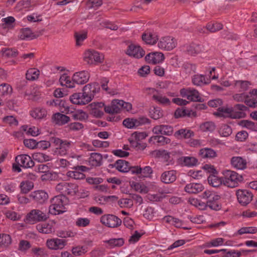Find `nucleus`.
I'll list each match as a JSON object with an SVG mask.
<instances>
[{
    "instance_id": "2eb2a0df",
    "label": "nucleus",
    "mask_w": 257,
    "mask_h": 257,
    "mask_svg": "<svg viewBox=\"0 0 257 257\" xmlns=\"http://www.w3.org/2000/svg\"><path fill=\"white\" fill-rule=\"evenodd\" d=\"M126 53L134 58H140L145 55V52L140 46L131 44L128 46Z\"/></svg>"
},
{
    "instance_id": "4d7b16f0",
    "label": "nucleus",
    "mask_w": 257,
    "mask_h": 257,
    "mask_svg": "<svg viewBox=\"0 0 257 257\" xmlns=\"http://www.w3.org/2000/svg\"><path fill=\"white\" fill-rule=\"evenodd\" d=\"M235 86L241 89V91L246 90L249 85L250 82L248 81L236 80L235 81Z\"/></svg>"
},
{
    "instance_id": "9d476101",
    "label": "nucleus",
    "mask_w": 257,
    "mask_h": 257,
    "mask_svg": "<svg viewBox=\"0 0 257 257\" xmlns=\"http://www.w3.org/2000/svg\"><path fill=\"white\" fill-rule=\"evenodd\" d=\"M71 168L73 171H69L67 173V176L75 180L83 179L85 175L83 172L88 170L87 167L84 166H73Z\"/></svg>"
},
{
    "instance_id": "5fc2aeb1",
    "label": "nucleus",
    "mask_w": 257,
    "mask_h": 257,
    "mask_svg": "<svg viewBox=\"0 0 257 257\" xmlns=\"http://www.w3.org/2000/svg\"><path fill=\"white\" fill-rule=\"evenodd\" d=\"M205 172L201 170L194 171L190 170L188 172V175L194 179L199 180L204 175Z\"/></svg>"
},
{
    "instance_id": "8fccbe9b",
    "label": "nucleus",
    "mask_w": 257,
    "mask_h": 257,
    "mask_svg": "<svg viewBox=\"0 0 257 257\" xmlns=\"http://www.w3.org/2000/svg\"><path fill=\"white\" fill-rule=\"evenodd\" d=\"M219 199H211L207 201V207H209L212 210H219L221 208V205L218 202Z\"/></svg>"
},
{
    "instance_id": "4be33fe9",
    "label": "nucleus",
    "mask_w": 257,
    "mask_h": 257,
    "mask_svg": "<svg viewBox=\"0 0 257 257\" xmlns=\"http://www.w3.org/2000/svg\"><path fill=\"white\" fill-rule=\"evenodd\" d=\"M176 179V172L174 170L165 171L161 176V181L165 184L173 183Z\"/></svg>"
},
{
    "instance_id": "a211bd4d",
    "label": "nucleus",
    "mask_w": 257,
    "mask_h": 257,
    "mask_svg": "<svg viewBox=\"0 0 257 257\" xmlns=\"http://www.w3.org/2000/svg\"><path fill=\"white\" fill-rule=\"evenodd\" d=\"M43 32L44 30H42L39 32H37L36 34H34L32 33L30 28H23L20 30L19 38L21 40H25L27 39H33L42 35Z\"/></svg>"
},
{
    "instance_id": "2f4dec72",
    "label": "nucleus",
    "mask_w": 257,
    "mask_h": 257,
    "mask_svg": "<svg viewBox=\"0 0 257 257\" xmlns=\"http://www.w3.org/2000/svg\"><path fill=\"white\" fill-rule=\"evenodd\" d=\"M222 180V177L219 178L215 174H211L208 177V183L214 187H217L223 184Z\"/></svg>"
},
{
    "instance_id": "052dcab7",
    "label": "nucleus",
    "mask_w": 257,
    "mask_h": 257,
    "mask_svg": "<svg viewBox=\"0 0 257 257\" xmlns=\"http://www.w3.org/2000/svg\"><path fill=\"white\" fill-rule=\"evenodd\" d=\"M118 203L120 207H131L133 205L132 199L122 198L118 200Z\"/></svg>"
},
{
    "instance_id": "39448f33",
    "label": "nucleus",
    "mask_w": 257,
    "mask_h": 257,
    "mask_svg": "<svg viewBox=\"0 0 257 257\" xmlns=\"http://www.w3.org/2000/svg\"><path fill=\"white\" fill-rule=\"evenodd\" d=\"M49 217V213L44 212L39 209H33L27 215L26 221L29 224H34L37 222L45 221Z\"/></svg>"
},
{
    "instance_id": "338daca9",
    "label": "nucleus",
    "mask_w": 257,
    "mask_h": 257,
    "mask_svg": "<svg viewBox=\"0 0 257 257\" xmlns=\"http://www.w3.org/2000/svg\"><path fill=\"white\" fill-rule=\"evenodd\" d=\"M3 121L10 125L17 126L18 124V121L12 115L7 116L4 117Z\"/></svg>"
},
{
    "instance_id": "4468645a",
    "label": "nucleus",
    "mask_w": 257,
    "mask_h": 257,
    "mask_svg": "<svg viewBox=\"0 0 257 257\" xmlns=\"http://www.w3.org/2000/svg\"><path fill=\"white\" fill-rule=\"evenodd\" d=\"M15 161L21 167L25 168H32L35 165L32 158L29 155L26 154L17 156L16 157Z\"/></svg>"
},
{
    "instance_id": "a18cd8bd",
    "label": "nucleus",
    "mask_w": 257,
    "mask_h": 257,
    "mask_svg": "<svg viewBox=\"0 0 257 257\" xmlns=\"http://www.w3.org/2000/svg\"><path fill=\"white\" fill-rule=\"evenodd\" d=\"M150 115L153 119L157 120L162 117L163 116V113L160 108L154 107L150 111Z\"/></svg>"
},
{
    "instance_id": "cd10ccee",
    "label": "nucleus",
    "mask_w": 257,
    "mask_h": 257,
    "mask_svg": "<svg viewBox=\"0 0 257 257\" xmlns=\"http://www.w3.org/2000/svg\"><path fill=\"white\" fill-rule=\"evenodd\" d=\"M113 166L121 172H127L130 169V164L128 162L123 160H118L115 162Z\"/></svg>"
},
{
    "instance_id": "864d4df0",
    "label": "nucleus",
    "mask_w": 257,
    "mask_h": 257,
    "mask_svg": "<svg viewBox=\"0 0 257 257\" xmlns=\"http://www.w3.org/2000/svg\"><path fill=\"white\" fill-rule=\"evenodd\" d=\"M206 29L210 32L214 33L222 29V25L220 23H208Z\"/></svg>"
},
{
    "instance_id": "7ed1b4c3",
    "label": "nucleus",
    "mask_w": 257,
    "mask_h": 257,
    "mask_svg": "<svg viewBox=\"0 0 257 257\" xmlns=\"http://www.w3.org/2000/svg\"><path fill=\"white\" fill-rule=\"evenodd\" d=\"M222 174L223 185L228 187H237L243 181L242 176L234 171L226 170Z\"/></svg>"
},
{
    "instance_id": "dca6fc26",
    "label": "nucleus",
    "mask_w": 257,
    "mask_h": 257,
    "mask_svg": "<svg viewBox=\"0 0 257 257\" xmlns=\"http://www.w3.org/2000/svg\"><path fill=\"white\" fill-rule=\"evenodd\" d=\"M47 246L51 249H62L66 244V240L58 238L48 239L46 242Z\"/></svg>"
},
{
    "instance_id": "e433bc0d",
    "label": "nucleus",
    "mask_w": 257,
    "mask_h": 257,
    "mask_svg": "<svg viewBox=\"0 0 257 257\" xmlns=\"http://www.w3.org/2000/svg\"><path fill=\"white\" fill-rule=\"evenodd\" d=\"M218 133L221 136L227 137L232 134V128L229 125L223 124L220 126Z\"/></svg>"
},
{
    "instance_id": "f3484780",
    "label": "nucleus",
    "mask_w": 257,
    "mask_h": 257,
    "mask_svg": "<svg viewBox=\"0 0 257 257\" xmlns=\"http://www.w3.org/2000/svg\"><path fill=\"white\" fill-rule=\"evenodd\" d=\"M29 196L33 201L40 204L44 203L48 198L47 193L42 190L32 192Z\"/></svg>"
},
{
    "instance_id": "6e6552de",
    "label": "nucleus",
    "mask_w": 257,
    "mask_h": 257,
    "mask_svg": "<svg viewBox=\"0 0 257 257\" xmlns=\"http://www.w3.org/2000/svg\"><path fill=\"white\" fill-rule=\"evenodd\" d=\"M100 222L108 227L115 228L121 224V220L113 214H104L100 217Z\"/></svg>"
},
{
    "instance_id": "a19ab883",
    "label": "nucleus",
    "mask_w": 257,
    "mask_h": 257,
    "mask_svg": "<svg viewBox=\"0 0 257 257\" xmlns=\"http://www.w3.org/2000/svg\"><path fill=\"white\" fill-rule=\"evenodd\" d=\"M87 33L86 32H75L74 36L76 39V44L77 46L82 45V42L86 39Z\"/></svg>"
},
{
    "instance_id": "774afa93",
    "label": "nucleus",
    "mask_w": 257,
    "mask_h": 257,
    "mask_svg": "<svg viewBox=\"0 0 257 257\" xmlns=\"http://www.w3.org/2000/svg\"><path fill=\"white\" fill-rule=\"evenodd\" d=\"M31 247L29 241L25 240L20 241L19 245V249L22 251H25Z\"/></svg>"
},
{
    "instance_id": "37998d69",
    "label": "nucleus",
    "mask_w": 257,
    "mask_h": 257,
    "mask_svg": "<svg viewBox=\"0 0 257 257\" xmlns=\"http://www.w3.org/2000/svg\"><path fill=\"white\" fill-rule=\"evenodd\" d=\"M33 159L38 162H44L50 160L49 156L42 153H35L32 155Z\"/></svg>"
},
{
    "instance_id": "4c0bfd02",
    "label": "nucleus",
    "mask_w": 257,
    "mask_h": 257,
    "mask_svg": "<svg viewBox=\"0 0 257 257\" xmlns=\"http://www.w3.org/2000/svg\"><path fill=\"white\" fill-rule=\"evenodd\" d=\"M65 198V196L63 195H58L53 197L51 201V205L56 206V207L58 206V208H61L65 209L63 199Z\"/></svg>"
},
{
    "instance_id": "3c124183",
    "label": "nucleus",
    "mask_w": 257,
    "mask_h": 257,
    "mask_svg": "<svg viewBox=\"0 0 257 257\" xmlns=\"http://www.w3.org/2000/svg\"><path fill=\"white\" fill-rule=\"evenodd\" d=\"M238 124L242 127H246L252 131H255L257 128L255 123L248 120H242L238 122Z\"/></svg>"
},
{
    "instance_id": "20e7f679",
    "label": "nucleus",
    "mask_w": 257,
    "mask_h": 257,
    "mask_svg": "<svg viewBox=\"0 0 257 257\" xmlns=\"http://www.w3.org/2000/svg\"><path fill=\"white\" fill-rule=\"evenodd\" d=\"M214 115L220 117L231 118L232 119L244 117L245 113L241 111H234L232 107H220L217 111L214 113Z\"/></svg>"
},
{
    "instance_id": "0eeeda50",
    "label": "nucleus",
    "mask_w": 257,
    "mask_h": 257,
    "mask_svg": "<svg viewBox=\"0 0 257 257\" xmlns=\"http://www.w3.org/2000/svg\"><path fill=\"white\" fill-rule=\"evenodd\" d=\"M83 59L87 64H96L102 63L104 56L94 50L89 49L84 52Z\"/></svg>"
},
{
    "instance_id": "f257e3e1",
    "label": "nucleus",
    "mask_w": 257,
    "mask_h": 257,
    "mask_svg": "<svg viewBox=\"0 0 257 257\" xmlns=\"http://www.w3.org/2000/svg\"><path fill=\"white\" fill-rule=\"evenodd\" d=\"M100 90L98 83L88 84L83 88V93H74L70 96V101L74 104L84 105L90 102L96 93Z\"/></svg>"
},
{
    "instance_id": "c03bdc74",
    "label": "nucleus",
    "mask_w": 257,
    "mask_h": 257,
    "mask_svg": "<svg viewBox=\"0 0 257 257\" xmlns=\"http://www.w3.org/2000/svg\"><path fill=\"white\" fill-rule=\"evenodd\" d=\"M3 56L6 57H15L18 54L16 49L10 48H4L1 51Z\"/></svg>"
},
{
    "instance_id": "bf43d9fd",
    "label": "nucleus",
    "mask_w": 257,
    "mask_h": 257,
    "mask_svg": "<svg viewBox=\"0 0 257 257\" xmlns=\"http://www.w3.org/2000/svg\"><path fill=\"white\" fill-rule=\"evenodd\" d=\"M182 68L187 74L195 73L196 70V65L188 63H184L182 66Z\"/></svg>"
},
{
    "instance_id": "a878e982",
    "label": "nucleus",
    "mask_w": 257,
    "mask_h": 257,
    "mask_svg": "<svg viewBox=\"0 0 257 257\" xmlns=\"http://www.w3.org/2000/svg\"><path fill=\"white\" fill-rule=\"evenodd\" d=\"M203 47L200 45L192 44L186 47V51L188 54L194 56L203 51Z\"/></svg>"
},
{
    "instance_id": "ea45409f",
    "label": "nucleus",
    "mask_w": 257,
    "mask_h": 257,
    "mask_svg": "<svg viewBox=\"0 0 257 257\" xmlns=\"http://www.w3.org/2000/svg\"><path fill=\"white\" fill-rule=\"evenodd\" d=\"M215 124L212 121H207L200 125V128L203 132H213L215 129Z\"/></svg>"
},
{
    "instance_id": "603ef678",
    "label": "nucleus",
    "mask_w": 257,
    "mask_h": 257,
    "mask_svg": "<svg viewBox=\"0 0 257 257\" xmlns=\"http://www.w3.org/2000/svg\"><path fill=\"white\" fill-rule=\"evenodd\" d=\"M200 197L204 199H207V201H209L211 199L214 200V199H219L220 198L219 195H216L208 190L204 191L201 195Z\"/></svg>"
},
{
    "instance_id": "de8ad7c7",
    "label": "nucleus",
    "mask_w": 257,
    "mask_h": 257,
    "mask_svg": "<svg viewBox=\"0 0 257 257\" xmlns=\"http://www.w3.org/2000/svg\"><path fill=\"white\" fill-rule=\"evenodd\" d=\"M33 186V183L31 182H22L20 185L21 192L24 194H26L32 189Z\"/></svg>"
},
{
    "instance_id": "c756f323",
    "label": "nucleus",
    "mask_w": 257,
    "mask_h": 257,
    "mask_svg": "<svg viewBox=\"0 0 257 257\" xmlns=\"http://www.w3.org/2000/svg\"><path fill=\"white\" fill-rule=\"evenodd\" d=\"M102 156L99 153H91L89 158V164L94 167L99 166L101 165Z\"/></svg>"
},
{
    "instance_id": "473e14b6",
    "label": "nucleus",
    "mask_w": 257,
    "mask_h": 257,
    "mask_svg": "<svg viewBox=\"0 0 257 257\" xmlns=\"http://www.w3.org/2000/svg\"><path fill=\"white\" fill-rule=\"evenodd\" d=\"M152 99L159 104L162 105H169L170 101L167 97L163 96L161 93H157L154 94L152 96Z\"/></svg>"
},
{
    "instance_id": "f704fd0d",
    "label": "nucleus",
    "mask_w": 257,
    "mask_h": 257,
    "mask_svg": "<svg viewBox=\"0 0 257 257\" xmlns=\"http://www.w3.org/2000/svg\"><path fill=\"white\" fill-rule=\"evenodd\" d=\"M31 115L35 118L42 119L46 116L47 111L44 108L37 107L31 111Z\"/></svg>"
},
{
    "instance_id": "6ab92c4d",
    "label": "nucleus",
    "mask_w": 257,
    "mask_h": 257,
    "mask_svg": "<svg viewBox=\"0 0 257 257\" xmlns=\"http://www.w3.org/2000/svg\"><path fill=\"white\" fill-rule=\"evenodd\" d=\"M164 59V54L161 52L149 53L145 57V60L148 63L153 64L161 63Z\"/></svg>"
},
{
    "instance_id": "72a5a7b5",
    "label": "nucleus",
    "mask_w": 257,
    "mask_h": 257,
    "mask_svg": "<svg viewBox=\"0 0 257 257\" xmlns=\"http://www.w3.org/2000/svg\"><path fill=\"white\" fill-rule=\"evenodd\" d=\"M40 71L36 68H30L28 70L26 74V78L28 80L34 81L38 78Z\"/></svg>"
},
{
    "instance_id": "bb28decb",
    "label": "nucleus",
    "mask_w": 257,
    "mask_h": 257,
    "mask_svg": "<svg viewBox=\"0 0 257 257\" xmlns=\"http://www.w3.org/2000/svg\"><path fill=\"white\" fill-rule=\"evenodd\" d=\"M142 38L146 43L150 45L155 44L158 40V36L156 34L151 32L144 33L142 35Z\"/></svg>"
},
{
    "instance_id": "5701e85b",
    "label": "nucleus",
    "mask_w": 257,
    "mask_h": 257,
    "mask_svg": "<svg viewBox=\"0 0 257 257\" xmlns=\"http://www.w3.org/2000/svg\"><path fill=\"white\" fill-rule=\"evenodd\" d=\"M192 82L195 85L201 86L210 83V80L209 78H206L204 75L196 74L193 76Z\"/></svg>"
},
{
    "instance_id": "6e6d98bb",
    "label": "nucleus",
    "mask_w": 257,
    "mask_h": 257,
    "mask_svg": "<svg viewBox=\"0 0 257 257\" xmlns=\"http://www.w3.org/2000/svg\"><path fill=\"white\" fill-rule=\"evenodd\" d=\"M151 139L156 141L157 143H160L162 145L169 144L171 142V140L169 138L163 136H153L151 138Z\"/></svg>"
},
{
    "instance_id": "c85d7f7f",
    "label": "nucleus",
    "mask_w": 257,
    "mask_h": 257,
    "mask_svg": "<svg viewBox=\"0 0 257 257\" xmlns=\"http://www.w3.org/2000/svg\"><path fill=\"white\" fill-rule=\"evenodd\" d=\"M194 135V132L191 130L187 128L180 129L176 132L174 134V136L177 138H181L184 139H189L191 138L192 137H193Z\"/></svg>"
},
{
    "instance_id": "9b49d317",
    "label": "nucleus",
    "mask_w": 257,
    "mask_h": 257,
    "mask_svg": "<svg viewBox=\"0 0 257 257\" xmlns=\"http://www.w3.org/2000/svg\"><path fill=\"white\" fill-rule=\"evenodd\" d=\"M150 122V119L145 117H139L138 118H128L123 121V124L127 128H132L143 124L149 123Z\"/></svg>"
},
{
    "instance_id": "b1692460",
    "label": "nucleus",
    "mask_w": 257,
    "mask_h": 257,
    "mask_svg": "<svg viewBox=\"0 0 257 257\" xmlns=\"http://www.w3.org/2000/svg\"><path fill=\"white\" fill-rule=\"evenodd\" d=\"M232 166L238 170H243L246 168V161L240 157H233L231 160Z\"/></svg>"
},
{
    "instance_id": "f8f14e48",
    "label": "nucleus",
    "mask_w": 257,
    "mask_h": 257,
    "mask_svg": "<svg viewBox=\"0 0 257 257\" xmlns=\"http://www.w3.org/2000/svg\"><path fill=\"white\" fill-rule=\"evenodd\" d=\"M176 40L170 36L162 38L158 44V46L160 48L167 51L173 50L176 47Z\"/></svg>"
},
{
    "instance_id": "09e8293b",
    "label": "nucleus",
    "mask_w": 257,
    "mask_h": 257,
    "mask_svg": "<svg viewBox=\"0 0 257 257\" xmlns=\"http://www.w3.org/2000/svg\"><path fill=\"white\" fill-rule=\"evenodd\" d=\"M12 88L7 83H3L0 85V96H4L11 94L12 92Z\"/></svg>"
},
{
    "instance_id": "79ce46f5",
    "label": "nucleus",
    "mask_w": 257,
    "mask_h": 257,
    "mask_svg": "<svg viewBox=\"0 0 257 257\" xmlns=\"http://www.w3.org/2000/svg\"><path fill=\"white\" fill-rule=\"evenodd\" d=\"M37 229L40 232L45 234L50 233L52 231L51 225L47 223L37 225Z\"/></svg>"
},
{
    "instance_id": "f03ea898",
    "label": "nucleus",
    "mask_w": 257,
    "mask_h": 257,
    "mask_svg": "<svg viewBox=\"0 0 257 257\" xmlns=\"http://www.w3.org/2000/svg\"><path fill=\"white\" fill-rule=\"evenodd\" d=\"M90 78L89 72L85 70L75 72L70 77L66 74L62 75L59 79V82L62 86L72 88L76 85H83L87 82Z\"/></svg>"
},
{
    "instance_id": "ddd939ff",
    "label": "nucleus",
    "mask_w": 257,
    "mask_h": 257,
    "mask_svg": "<svg viewBox=\"0 0 257 257\" xmlns=\"http://www.w3.org/2000/svg\"><path fill=\"white\" fill-rule=\"evenodd\" d=\"M239 203L243 206L248 204L252 199L253 195L246 190H239L236 192Z\"/></svg>"
},
{
    "instance_id": "58836bf2",
    "label": "nucleus",
    "mask_w": 257,
    "mask_h": 257,
    "mask_svg": "<svg viewBox=\"0 0 257 257\" xmlns=\"http://www.w3.org/2000/svg\"><path fill=\"white\" fill-rule=\"evenodd\" d=\"M12 243L11 236L8 234H0V246L7 247Z\"/></svg>"
},
{
    "instance_id": "e2e57ef3",
    "label": "nucleus",
    "mask_w": 257,
    "mask_h": 257,
    "mask_svg": "<svg viewBox=\"0 0 257 257\" xmlns=\"http://www.w3.org/2000/svg\"><path fill=\"white\" fill-rule=\"evenodd\" d=\"M65 211L64 209L61 208H58V206L56 207V206L51 205L49 206V214L52 215H57L60 213H62Z\"/></svg>"
},
{
    "instance_id": "7c9ffc66",
    "label": "nucleus",
    "mask_w": 257,
    "mask_h": 257,
    "mask_svg": "<svg viewBox=\"0 0 257 257\" xmlns=\"http://www.w3.org/2000/svg\"><path fill=\"white\" fill-rule=\"evenodd\" d=\"M199 154L202 158H213L216 156V152L213 149L208 148L201 149Z\"/></svg>"
},
{
    "instance_id": "13d9d810",
    "label": "nucleus",
    "mask_w": 257,
    "mask_h": 257,
    "mask_svg": "<svg viewBox=\"0 0 257 257\" xmlns=\"http://www.w3.org/2000/svg\"><path fill=\"white\" fill-rule=\"evenodd\" d=\"M90 220L87 218H78L75 224L78 227H86L90 224Z\"/></svg>"
},
{
    "instance_id": "680f3d73",
    "label": "nucleus",
    "mask_w": 257,
    "mask_h": 257,
    "mask_svg": "<svg viewBox=\"0 0 257 257\" xmlns=\"http://www.w3.org/2000/svg\"><path fill=\"white\" fill-rule=\"evenodd\" d=\"M72 117L74 119L84 120L88 118V115L86 112L83 111H80L72 114Z\"/></svg>"
},
{
    "instance_id": "69168bd1",
    "label": "nucleus",
    "mask_w": 257,
    "mask_h": 257,
    "mask_svg": "<svg viewBox=\"0 0 257 257\" xmlns=\"http://www.w3.org/2000/svg\"><path fill=\"white\" fill-rule=\"evenodd\" d=\"M74 157H72L69 158V160H67L66 159H61L59 161V165L61 167H67L69 166H73V159H74Z\"/></svg>"
},
{
    "instance_id": "423d86ee",
    "label": "nucleus",
    "mask_w": 257,
    "mask_h": 257,
    "mask_svg": "<svg viewBox=\"0 0 257 257\" xmlns=\"http://www.w3.org/2000/svg\"><path fill=\"white\" fill-rule=\"evenodd\" d=\"M56 190L63 196L75 195L78 192V186L73 183L61 182L57 185Z\"/></svg>"
},
{
    "instance_id": "aec40b11",
    "label": "nucleus",
    "mask_w": 257,
    "mask_h": 257,
    "mask_svg": "<svg viewBox=\"0 0 257 257\" xmlns=\"http://www.w3.org/2000/svg\"><path fill=\"white\" fill-rule=\"evenodd\" d=\"M204 189V186L201 183H190L185 186L184 191L189 194H195L202 191Z\"/></svg>"
},
{
    "instance_id": "0e129e2a",
    "label": "nucleus",
    "mask_w": 257,
    "mask_h": 257,
    "mask_svg": "<svg viewBox=\"0 0 257 257\" xmlns=\"http://www.w3.org/2000/svg\"><path fill=\"white\" fill-rule=\"evenodd\" d=\"M257 231V228L254 227H242L238 230L239 234L244 233H255Z\"/></svg>"
},
{
    "instance_id": "c9c22d12",
    "label": "nucleus",
    "mask_w": 257,
    "mask_h": 257,
    "mask_svg": "<svg viewBox=\"0 0 257 257\" xmlns=\"http://www.w3.org/2000/svg\"><path fill=\"white\" fill-rule=\"evenodd\" d=\"M104 242L108 244L109 246L111 248L120 247L124 244V240L122 238H112L107 240H105Z\"/></svg>"
},
{
    "instance_id": "393cba45",
    "label": "nucleus",
    "mask_w": 257,
    "mask_h": 257,
    "mask_svg": "<svg viewBox=\"0 0 257 257\" xmlns=\"http://www.w3.org/2000/svg\"><path fill=\"white\" fill-rule=\"evenodd\" d=\"M53 121L59 125H64L70 121V117L65 114L57 112L53 115Z\"/></svg>"
},
{
    "instance_id": "49530a36",
    "label": "nucleus",
    "mask_w": 257,
    "mask_h": 257,
    "mask_svg": "<svg viewBox=\"0 0 257 257\" xmlns=\"http://www.w3.org/2000/svg\"><path fill=\"white\" fill-rule=\"evenodd\" d=\"M184 165L187 166H195L198 162V160L193 157H183L181 158Z\"/></svg>"
},
{
    "instance_id": "1a4fd4ad",
    "label": "nucleus",
    "mask_w": 257,
    "mask_h": 257,
    "mask_svg": "<svg viewBox=\"0 0 257 257\" xmlns=\"http://www.w3.org/2000/svg\"><path fill=\"white\" fill-rule=\"evenodd\" d=\"M180 94L183 97L192 101L203 102V98L200 96L199 92L194 88H183L180 90Z\"/></svg>"
},
{
    "instance_id": "412c9836",
    "label": "nucleus",
    "mask_w": 257,
    "mask_h": 257,
    "mask_svg": "<svg viewBox=\"0 0 257 257\" xmlns=\"http://www.w3.org/2000/svg\"><path fill=\"white\" fill-rule=\"evenodd\" d=\"M120 100L115 99L113 100L111 104L108 106L104 107V111L108 113H117L119 112L121 109Z\"/></svg>"
}]
</instances>
